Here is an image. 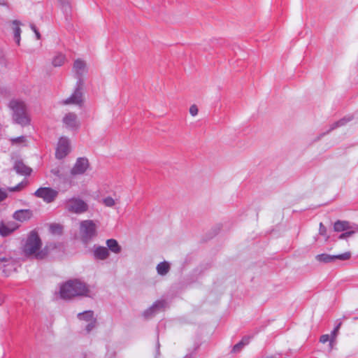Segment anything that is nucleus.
<instances>
[{
    "label": "nucleus",
    "mask_w": 358,
    "mask_h": 358,
    "mask_svg": "<svg viewBox=\"0 0 358 358\" xmlns=\"http://www.w3.org/2000/svg\"><path fill=\"white\" fill-rule=\"evenodd\" d=\"M7 197V193L5 191H3L0 189V202L3 201Z\"/></svg>",
    "instance_id": "36"
},
{
    "label": "nucleus",
    "mask_w": 358,
    "mask_h": 358,
    "mask_svg": "<svg viewBox=\"0 0 358 358\" xmlns=\"http://www.w3.org/2000/svg\"><path fill=\"white\" fill-rule=\"evenodd\" d=\"M341 327V323L338 324L335 328L334 329L331 331V339H330V343H329V348H330V350H331L333 349V343L334 342L336 336H337V334H338V329Z\"/></svg>",
    "instance_id": "27"
},
{
    "label": "nucleus",
    "mask_w": 358,
    "mask_h": 358,
    "mask_svg": "<svg viewBox=\"0 0 358 358\" xmlns=\"http://www.w3.org/2000/svg\"><path fill=\"white\" fill-rule=\"evenodd\" d=\"M70 152V142L68 138L61 137L59 140L56 150V157L63 159Z\"/></svg>",
    "instance_id": "12"
},
{
    "label": "nucleus",
    "mask_w": 358,
    "mask_h": 358,
    "mask_svg": "<svg viewBox=\"0 0 358 358\" xmlns=\"http://www.w3.org/2000/svg\"><path fill=\"white\" fill-rule=\"evenodd\" d=\"M94 259L99 260H105L110 256L108 249L103 246L94 245L93 250Z\"/></svg>",
    "instance_id": "16"
},
{
    "label": "nucleus",
    "mask_w": 358,
    "mask_h": 358,
    "mask_svg": "<svg viewBox=\"0 0 358 358\" xmlns=\"http://www.w3.org/2000/svg\"><path fill=\"white\" fill-rule=\"evenodd\" d=\"M1 304V301H0V305Z\"/></svg>",
    "instance_id": "42"
},
{
    "label": "nucleus",
    "mask_w": 358,
    "mask_h": 358,
    "mask_svg": "<svg viewBox=\"0 0 358 358\" xmlns=\"http://www.w3.org/2000/svg\"><path fill=\"white\" fill-rule=\"evenodd\" d=\"M351 257V253L350 252H345L341 255H331L329 254H320L315 256V259L321 263L327 264L333 262L336 260H348Z\"/></svg>",
    "instance_id": "10"
},
{
    "label": "nucleus",
    "mask_w": 358,
    "mask_h": 358,
    "mask_svg": "<svg viewBox=\"0 0 358 358\" xmlns=\"http://www.w3.org/2000/svg\"><path fill=\"white\" fill-rule=\"evenodd\" d=\"M96 325V318L92 320L90 322H87V325L85 326V331L87 333H90L91 331H92Z\"/></svg>",
    "instance_id": "30"
},
{
    "label": "nucleus",
    "mask_w": 358,
    "mask_h": 358,
    "mask_svg": "<svg viewBox=\"0 0 358 358\" xmlns=\"http://www.w3.org/2000/svg\"><path fill=\"white\" fill-rule=\"evenodd\" d=\"M83 85H78L76 84V87L73 93L67 99L62 101L64 105H76L81 106L83 103Z\"/></svg>",
    "instance_id": "8"
},
{
    "label": "nucleus",
    "mask_w": 358,
    "mask_h": 358,
    "mask_svg": "<svg viewBox=\"0 0 358 358\" xmlns=\"http://www.w3.org/2000/svg\"><path fill=\"white\" fill-rule=\"evenodd\" d=\"M22 183H20L18 184L17 185H16L15 187H13L10 189V191H18L20 189H21V188L22 187Z\"/></svg>",
    "instance_id": "37"
},
{
    "label": "nucleus",
    "mask_w": 358,
    "mask_h": 358,
    "mask_svg": "<svg viewBox=\"0 0 358 358\" xmlns=\"http://www.w3.org/2000/svg\"><path fill=\"white\" fill-rule=\"evenodd\" d=\"M165 303H166L164 301H157L150 308L143 312V317L147 319L153 317L159 311L164 308Z\"/></svg>",
    "instance_id": "15"
},
{
    "label": "nucleus",
    "mask_w": 358,
    "mask_h": 358,
    "mask_svg": "<svg viewBox=\"0 0 358 358\" xmlns=\"http://www.w3.org/2000/svg\"><path fill=\"white\" fill-rule=\"evenodd\" d=\"M8 107L10 110L12 122L22 127L30 125L31 118L27 103L19 99H11Z\"/></svg>",
    "instance_id": "2"
},
{
    "label": "nucleus",
    "mask_w": 358,
    "mask_h": 358,
    "mask_svg": "<svg viewBox=\"0 0 358 358\" xmlns=\"http://www.w3.org/2000/svg\"><path fill=\"white\" fill-rule=\"evenodd\" d=\"M348 121H350V119H346V118H343L336 122H334V124H332L329 128V129L326 132V133H323L318 138H317V140H319L321 136H324L326 134H328L331 131L339 127H341V126H343L344 124H346V122H348Z\"/></svg>",
    "instance_id": "23"
},
{
    "label": "nucleus",
    "mask_w": 358,
    "mask_h": 358,
    "mask_svg": "<svg viewBox=\"0 0 358 358\" xmlns=\"http://www.w3.org/2000/svg\"><path fill=\"white\" fill-rule=\"evenodd\" d=\"M0 6H7L6 0H0Z\"/></svg>",
    "instance_id": "40"
},
{
    "label": "nucleus",
    "mask_w": 358,
    "mask_h": 358,
    "mask_svg": "<svg viewBox=\"0 0 358 358\" xmlns=\"http://www.w3.org/2000/svg\"><path fill=\"white\" fill-rule=\"evenodd\" d=\"M80 234L83 243H87L96 236V226L93 220H83L80 223Z\"/></svg>",
    "instance_id": "6"
},
{
    "label": "nucleus",
    "mask_w": 358,
    "mask_h": 358,
    "mask_svg": "<svg viewBox=\"0 0 358 358\" xmlns=\"http://www.w3.org/2000/svg\"><path fill=\"white\" fill-rule=\"evenodd\" d=\"M66 61V56L62 53H57L52 59V65L55 67L62 66Z\"/></svg>",
    "instance_id": "24"
},
{
    "label": "nucleus",
    "mask_w": 358,
    "mask_h": 358,
    "mask_svg": "<svg viewBox=\"0 0 358 358\" xmlns=\"http://www.w3.org/2000/svg\"><path fill=\"white\" fill-rule=\"evenodd\" d=\"M77 317L80 320L84 321L87 323L96 319L92 310H87L84 311L83 313H80L78 314Z\"/></svg>",
    "instance_id": "21"
},
{
    "label": "nucleus",
    "mask_w": 358,
    "mask_h": 358,
    "mask_svg": "<svg viewBox=\"0 0 358 358\" xmlns=\"http://www.w3.org/2000/svg\"><path fill=\"white\" fill-rule=\"evenodd\" d=\"M60 297L63 299H71L76 296L91 297V290L89 286L79 280H70L62 284L59 289Z\"/></svg>",
    "instance_id": "1"
},
{
    "label": "nucleus",
    "mask_w": 358,
    "mask_h": 358,
    "mask_svg": "<svg viewBox=\"0 0 358 358\" xmlns=\"http://www.w3.org/2000/svg\"><path fill=\"white\" fill-rule=\"evenodd\" d=\"M250 339V337H243L239 343L234 346L232 352L235 353L240 352L244 346L249 343Z\"/></svg>",
    "instance_id": "25"
},
{
    "label": "nucleus",
    "mask_w": 358,
    "mask_h": 358,
    "mask_svg": "<svg viewBox=\"0 0 358 358\" xmlns=\"http://www.w3.org/2000/svg\"><path fill=\"white\" fill-rule=\"evenodd\" d=\"M159 346H160L159 343V341H157V352H159Z\"/></svg>",
    "instance_id": "41"
},
{
    "label": "nucleus",
    "mask_w": 358,
    "mask_h": 358,
    "mask_svg": "<svg viewBox=\"0 0 358 358\" xmlns=\"http://www.w3.org/2000/svg\"><path fill=\"white\" fill-rule=\"evenodd\" d=\"M72 71L77 79L76 84L84 85V77L88 71L86 62L81 59H76L73 64Z\"/></svg>",
    "instance_id": "7"
},
{
    "label": "nucleus",
    "mask_w": 358,
    "mask_h": 358,
    "mask_svg": "<svg viewBox=\"0 0 358 358\" xmlns=\"http://www.w3.org/2000/svg\"><path fill=\"white\" fill-rule=\"evenodd\" d=\"M57 195L58 192L50 187H40L34 192L35 196L42 199L48 203L53 202Z\"/></svg>",
    "instance_id": "9"
},
{
    "label": "nucleus",
    "mask_w": 358,
    "mask_h": 358,
    "mask_svg": "<svg viewBox=\"0 0 358 358\" xmlns=\"http://www.w3.org/2000/svg\"><path fill=\"white\" fill-rule=\"evenodd\" d=\"M198 108L196 105H192L190 106L189 108V113L192 115V116H196L197 114H198Z\"/></svg>",
    "instance_id": "33"
},
{
    "label": "nucleus",
    "mask_w": 358,
    "mask_h": 358,
    "mask_svg": "<svg viewBox=\"0 0 358 358\" xmlns=\"http://www.w3.org/2000/svg\"><path fill=\"white\" fill-rule=\"evenodd\" d=\"M50 229L54 234H61L62 228L59 224H52L50 226Z\"/></svg>",
    "instance_id": "31"
},
{
    "label": "nucleus",
    "mask_w": 358,
    "mask_h": 358,
    "mask_svg": "<svg viewBox=\"0 0 358 358\" xmlns=\"http://www.w3.org/2000/svg\"><path fill=\"white\" fill-rule=\"evenodd\" d=\"M330 339L331 338L329 337V335L328 334H324L322 336H320V341L322 343H327V341H329L330 342Z\"/></svg>",
    "instance_id": "34"
},
{
    "label": "nucleus",
    "mask_w": 358,
    "mask_h": 358,
    "mask_svg": "<svg viewBox=\"0 0 358 358\" xmlns=\"http://www.w3.org/2000/svg\"><path fill=\"white\" fill-rule=\"evenodd\" d=\"M334 231L343 232L338 237V239H348L358 232V225L345 220H337L334 224Z\"/></svg>",
    "instance_id": "4"
},
{
    "label": "nucleus",
    "mask_w": 358,
    "mask_h": 358,
    "mask_svg": "<svg viewBox=\"0 0 358 358\" xmlns=\"http://www.w3.org/2000/svg\"><path fill=\"white\" fill-rule=\"evenodd\" d=\"M2 264L3 272L6 276L16 271V264L11 258L0 257V265Z\"/></svg>",
    "instance_id": "14"
},
{
    "label": "nucleus",
    "mask_w": 358,
    "mask_h": 358,
    "mask_svg": "<svg viewBox=\"0 0 358 358\" xmlns=\"http://www.w3.org/2000/svg\"><path fill=\"white\" fill-rule=\"evenodd\" d=\"M14 40H15V43L19 45L20 43V36H15Z\"/></svg>",
    "instance_id": "39"
},
{
    "label": "nucleus",
    "mask_w": 358,
    "mask_h": 358,
    "mask_svg": "<svg viewBox=\"0 0 358 358\" xmlns=\"http://www.w3.org/2000/svg\"><path fill=\"white\" fill-rule=\"evenodd\" d=\"M62 122L65 128L71 131L76 130L80 127V122L78 116L74 113H69L66 114L62 119Z\"/></svg>",
    "instance_id": "11"
},
{
    "label": "nucleus",
    "mask_w": 358,
    "mask_h": 358,
    "mask_svg": "<svg viewBox=\"0 0 358 358\" xmlns=\"http://www.w3.org/2000/svg\"><path fill=\"white\" fill-rule=\"evenodd\" d=\"M13 169L17 173L22 176H29L32 171L31 169L26 166L21 160L15 162Z\"/></svg>",
    "instance_id": "18"
},
{
    "label": "nucleus",
    "mask_w": 358,
    "mask_h": 358,
    "mask_svg": "<svg viewBox=\"0 0 358 358\" xmlns=\"http://www.w3.org/2000/svg\"><path fill=\"white\" fill-rule=\"evenodd\" d=\"M29 211L28 210H17L13 214V218L16 220L23 222L29 217Z\"/></svg>",
    "instance_id": "22"
},
{
    "label": "nucleus",
    "mask_w": 358,
    "mask_h": 358,
    "mask_svg": "<svg viewBox=\"0 0 358 358\" xmlns=\"http://www.w3.org/2000/svg\"><path fill=\"white\" fill-rule=\"evenodd\" d=\"M64 6H69V0H58Z\"/></svg>",
    "instance_id": "38"
},
{
    "label": "nucleus",
    "mask_w": 358,
    "mask_h": 358,
    "mask_svg": "<svg viewBox=\"0 0 358 358\" xmlns=\"http://www.w3.org/2000/svg\"><path fill=\"white\" fill-rule=\"evenodd\" d=\"M27 138L24 136H21L16 138H10L12 145H25Z\"/></svg>",
    "instance_id": "26"
},
{
    "label": "nucleus",
    "mask_w": 358,
    "mask_h": 358,
    "mask_svg": "<svg viewBox=\"0 0 358 358\" xmlns=\"http://www.w3.org/2000/svg\"><path fill=\"white\" fill-rule=\"evenodd\" d=\"M103 203L107 207H113L115 205V201L110 196H107L103 199Z\"/></svg>",
    "instance_id": "29"
},
{
    "label": "nucleus",
    "mask_w": 358,
    "mask_h": 358,
    "mask_svg": "<svg viewBox=\"0 0 358 358\" xmlns=\"http://www.w3.org/2000/svg\"><path fill=\"white\" fill-rule=\"evenodd\" d=\"M30 27L33 30V31L35 33L36 38L38 40L41 39V34H40L39 31H38V29H36V26L34 24H31L30 25Z\"/></svg>",
    "instance_id": "35"
},
{
    "label": "nucleus",
    "mask_w": 358,
    "mask_h": 358,
    "mask_svg": "<svg viewBox=\"0 0 358 358\" xmlns=\"http://www.w3.org/2000/svg\"><path fill=\"white\" fill-rule=\"evenodd\" d=\"M18 227L19 225L14 222L1 223L0 225V234L3 236H7Z\"/></svg>",
    "instance_id": "17"
},
{
    "label": "nucleus",
    "mask_w": 358,
    "mask_h": 358,
    "mask_svg": "<svg viewBox=\"0 0 358 358\" xmlns=\"http://www.w3.org/2000/svg\"><path fill=\"white\" fill-rule=\"evenodd\" d=\"M13 33H14V37L15 36H19L21 34V29L20 28V22L18 20H13Z\"/></svg>",
    "instance_id": "28"
},
{
    "label": "nucleus",
    "mask_w": 358,
    "mask_h": 358,
    "mask_svg": "<svg viewBox=\"0 0 358 358\" xmlns=\"http://www.w3.org/2000/svg\"><path fill=\"white\" fill-rule=\"evenodd\" d=\"M171 266L169 262L164 261L157 265L156 270L159 275L164 276L170 271Z\"/></svg>",
    "instance_id": "20"
},
{
    "label": "nucleus",
    "mask_w": 358,
    "mask_h": 358,
    "mask_svg": "<svg viewBox=\"0 0 358 358\" xmlns=\"http://www.w3.org/2000/svg\"><path fill=\"white\" fill-rule=\"evenodd\" d=\"M88 159L85 157H80L76 160V164L71 170L72 176L83 174L89 168Z\"/></svg>",
    "instance_id": "13"
},
{
    "label": "nucleus",
    "mask_w": 358,
    "mask_h": 358,
    "mask_svg": "<svg viewBox=\"0 0 358 358\" xmlns=\"http://www.w3.org/2000/svg\"><path fill=\"white\" fill-rule=\"evenodd\" d=\"M41 241L35 231L30 232L23 247V252L27 257H35L36 259H43L45 254L41 251Z\"/></svg>",
    "instance_id": "3"
},
{
    "label": "nucleus",
    "mask_w": 358,
    "mask_h": 358,
    "mask_svg": "<svg viewBox=\"0 0 358 358\" xmlns=\"http://www.w3.org/2000/svg\"><path fill=\"white\" fill-rule=\"evenodd\" d=\"M64 208L71 213L79 215L87 212L89 206L82 199L73 196L64 201Z\"/></svg>",
    "instance_id": "5"
},
{
    "label": "nucleus",
    "mask_w": 358,
    "mask_h": 358,
    "mask_svg": "<svg viewBox=\"0 0 358 358\" xmlns=\"http://www.w3.org/2000/svg\"><path fill=\"white\" fill-rule=\"evenodd\" d=\"M106 245L108 247V250H110L112 252L115 254H119L122 250V248L119 245L117 241L113 238L106 241Z\"/></svg>",
    "instance_id": "19"
},
{
    "label": "nucleus",
    "mask_w": 358,
    "mask_h": 358,
    "mask_svg": "<svg viewBox=\"0 0 358 358\" xmlns=\"http://www.w3.org/2000/svg\"><path fill=\"white\" fill-rule=\"evenodd\" d=\"M319 234L321 236H326V240L329 238V236H327V228L324 226V224L322 222L320 223Z\"/></svg>",
    "instance_id": "32"
}]
</instances>
